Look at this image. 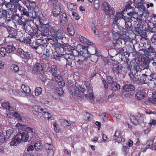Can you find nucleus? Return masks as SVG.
Masks as SVG:
<instances>
[{
  "mask_svg": "<svg viewBox=\"0 0 156 156\" xmlns=\"http://www.w3.org/2000/svg\"><path fill=\"white\" fill-rule=\"evenodd\" d=\"M40 29L42 36L44 37H49L48 38L49 40H51L57 42L58 40L64 41L66 39L62 31L51 23L43 25Z\"/></svg>",
  "mask_w": 156,
  "mask_h": 156,
  "instance_id": "1",
  "label": "nucleus"
},
{
  "mask_svg": "<svg viewBox=\"0 0 156 156\" xmlns=\"http://www.w3.org/2000/svg\"><path fill=\"white\" fill-rule=\"evenodd\" d=\"M23 3L25 5L28 9L33 10V17L36 15L38 16V19L40 24H42L44 21L46 20V18L43 16L42 12L39 10L38 6L36 5V2L29 0H24Z\"/></svg>",
  "mask_w": 156,
  "mask_h": 156,
  "instance_id": "2",
  "label": "nucleus"
},
{
  "mask_svg": "<svg viewBox=\"0 0 156 156\" xmlns=\"http://www.w3.org/2000/svg\"><path fill=\"white\" fill-rule=\"evenodd\" d=\"M130 63L129 66H128V64L127 63H125L130 71L129 74V76L134 81H140L141 70H140L139 65L136 62H130Z\"/></svg>",
  "mask_w": 156,
  "mask_h": 156,
  "instance_id": "3",
  "label": "nucleus"
},
{
  "mask_svg": "<svg viewBox=\"0 0 156 156\" xmlns=\"http://www.w3.org/2000/svg\"><path fill=\"white\" fill-rule=\"evenodd\" d=\"M80 56L88 58H97V50L96 48L93 46H84L83 47L81 50H80Z\"/></svg>",
  "mask_w": 156,
  "mask_h": 156,
  "instance_id": "4",
  "label": "nucleus"
},
{
  "mask_svg": "<svg viewBox=\"0 0 156 156\" xmlns=\"http://www.w3.org/2000/svg\"><path fill=\"white\" fill-rule=\"evenodd\" d=\"M16 126L19 127L18 129L19 131V133L22 135V137L24 139L23 140L24 142H26L28 140L30 133H33L32 129L29 127H23L25 126V125L19 123L16 124Z\"/></svg>",
  "mask_w": 156,
  "mask_h": 156,
  "instance_id": "5",
  "label": "nucleus"
},
{
  "mask_svg": "<svg viewBox=\"0 0 156 156\" xmlns=\"http://www.w3.org/2000/svg\"><path fill=\"white\" fill-rule=\"evenodd\" d=\"M85 86L83 87H85L86 89V92L84 93L86 98L89 97L90 101L92 103L94 99V95L93 94V90L92 88L90 87V83L88 81H86L84 84Z\"/></svg>",
  "mask_w": 156,
  "mask_h": 156,
  "instance_id": "6",
  "label": "nucleus"
},
{
  "mask_svg": "<svg viewBox=\"0 0 156 156\" xmlns=\"http://www.w3.org/2000/svg\"><path fill=\"white\" fill-rule=\"evenodd\" d=\"M73 48L72 49V47L70 46L69 45L68 47H66L64 49V51L66 52V54H62L60 56L58 57V59L59 61H61L60 59H62L63 58L66 59V60L67 62L66 65V66L67 67V65L71 66L72 62L71 60H70L69 58H67L65 57V55H70L72 54V51Z\"/></svg>",
  "mask_w": 156,
  "mask_h": 156,
  "instance_id": "7",
  "label": "nucleus"
},
{
  "mask_svg": "<svg viewBox=\"0 0 156 156\" xmlns=\"http://www.w3.org/2000/svg\"><path fill=\"white\" fill-rule=\"evenodd\" d=\"M126 42L124 38H119L118 39H115L112 41L113 45L116 48H118L119 51H122L124 48V46Z\"/></svg>",
  "mask_w": 156,
  "mask_h": 156,
  "instance_id": "8",
  "label": "nucleus"
},
{
  "mask_svg": "<svg viewBox=\"0 0 156 156\" xmlns=\"http://www.w3.org/2000/svg\"><path fill=\"white\" fill-rule=\"evenodd\" d=\"M147 91L145 89H141L138 90L135 94L136 98L138 100H141L146 97Z\"/></svg>",
  "mask_w": 156,
  "mask_h": 156,
  "instance_id": "9",
  "label": "nucleus"
},
{
  "mask_svg": "<svg viewBox=\"0 0 156 156\" xmlns=\"http://www.w3.org/2000/svg\"><path fill=\"white\" fill-rule=\"evenodd\" d=\"M24 139L22 137V135L19 133L14 138L12 139V141L10 143V145L11 146H16L21 141L24 142Z\"/></svg>",
  "mask_w": 156,
  "mask_h": 156,
  "instance_id": "10",
  "label": "nucleus"
},
{
  "mask_svg": "<svg viewBox=\"0 0 156 156\" xmlns=\"http://www.w3.org/2000/svg\"><path fill=\"white\" fill-rule=\"evenodd\" d=\"M127 15L129 16V17H128L129 18V19L131 20V22L134 21L137 23V22H138V24H139V20L140 21L141 20V19H139L138 18L137 13L133 11L128 12Z\"/></svg>",
  "mask_w": 156,
  "mask_h": 156,
  "instance_id": "11",
  "label": "nucleus"
},
{
  "mask_svg": "<svg viewBox=\"0 0 156 156\" xmlns=\"http://www.w3.org/2000/svg\"><path fill=\"white\" fill-rule=\"evenodd\" d=\"M32 21L29 19H25L24 17L22 15H21L20 19L17 23L20 26H22V29L26 30V26L27 23Z\"/></svg>",
  "mask_w": 156,
  "mask_h": 156,
  "instance_id": "12",
  "label": "nucleus"
},
{
  "mask_svg": "<svg viewBox=\"0 0 156 156\" xmlns=\"http://www.w3.org/2000/svg\"><path fill=\"white\" fill-rule=\"evenodd\" d=\"M7 29L9 34L8 37L15 39L17 40H19V39L17 37V32L16 30L9 26L8 27Z\"/></svg>",
  "mask_w": 156,
  "mask_h": 156,
  "instance_id": "13",
  "label": "nucleus"
},
{
  "mask_svg": "<svg viewBox=\"0 0 156 156\" xmlns=\"http://www.w3.org/2000/svg\"><path fill=\"white\" fill-rule=\"evenodd\" d=\"M22 9L21 10V11L22 13L21 15H22V16H23V15H24L26 16L27 17H30V19H29L30 20V21H34V20L36 18H37L38 19V16H37V15L35 16L34 17H33L34 16L33 15V14L32 11L30 13L28 12L27 10L24 8L22 7Z\"/></svg>",
  "mask_w": 156,
  "mask_h": 156,
  "instance_id": "14",
  "label": "nucleus"
},
{
  "mask_svg": "<svg viewBox=\"0 0 156 156\" xmlns=\"http://www.w3.org/2000/svg\"><path fill=\"white\" fill-rule=\"evenodd\" d=\"M16 49V48L13 44L8 45L7 46L6 49L2 48L1 49V54L3 55H5L6 51L8 53H10L14 51Z\"/></svg>",
  "mask_w": 156,
  "mask_h": 156,
  "instance_id": "15",
  "label": "nucleus"
},
{
  "mask_svg": "<svg viewBox=\"0 0 156 156\" xmlns=\"http://www.w3.org/2000/svg\"><path fill=\"white\" fill-rule=\"evenodd\" d=\"M102 9L106 15L113 13V10L110 8L108 3L104 1L102 2Z\"/></svg>",
  "mask_w": 156,
  "mask_h": 156,
  "instance_id": "16",
  "label": "nucleus"
},
{
  "mask_svg": "<svg viewBox=\"0 0 156 156\" xmlns=\"http://www.w3.org/2000/svg\"><path fill=\"white\" fill-rule=\"evenodd\" d=\"M113 66L112 68V71L115 75H118L121 73L123 68V67L121 65L118 63L116 64H113Z\"/></svg>",
  "mask_w": 156,
  "mask_h": 156,
  "instance_id": "17",
  "label": "nucleus"
},
{
  "mask_svg": "<svg viewBox=\"0 0 156 156\" xmlns=\"http://www.w3.org/2000/svg\"><path fill=\"white\" fill-rule=\"evenodd\" d=\"M52 78L57 82L59 85L63 87L65 85V83L63 80L62 78L60 73L52 76Z\"/></svg>",
  "mask_w": 156,
  "mask_h": 156,
  "instance_id": "18",
  "label": "nucleus"
},
{
  "mask_svg": "<svg viewBox=\"0 0 156 156\" xmlns=\"http://www.w3.org/2000/svg\"><path fill=\"white\" fill-rule=\"evenodd\" d=\"M124 21L125 22V29L126 32H129L132 29L131 20H129L128 17H125Z\"/></svg>",
  "mask_w": 156,
  "mask_h": 156,
  "instance_id": "19",
  "label": "nucleus"
},
{
  "mask_svg": "<svg viewBox=\"0 0 156 156\" xmlns=\"http://www.w3.org/2000/svg\"><path fill=\"white\" fill-rule=\"evenodd\" d=\"M72 53L71 55H65V57L67 58H69L70 60L71 61L73 60L76 59L75 58L77 56H79L80 55V52L76 50V49H73Z\"/></svg>",
  "mask_w": 156,
  "mask_h": 156,
  "instance_id": "20",
  "label": "nucleus"
},
{
  "mask_svg": "<svg viewBox=\"0 0 156 156\" xmlns=\"http://www.w3.org/2000/svg\"><path fill=\"white\" fill-rule=\"evenodd\" d=\"M43 71L41 65L39 63H36L34 65L33 72L34 73L37 75L39 73Z\"/></svg>",
  "mask_w": 156,
  "mask_h": 156,
  "instance_id": "21",
  "label": "nucleus"
},
{
  "mask_svg": "<svg viewBox=\"0 0 156 156\" xmlns=\"http://www.w3.org/2000/svg\"><path fill=\"white\" fill-rule=\"evenodd\" d=\"M59 16L60 22L63 24H66L68 22L67 16L64 12H61L58 16Z\"/></svg>",
  "mask_w": 156,
  "mask_h": 156,
  "instance_id": "22",
  "label": "nucleus"
},
{
  "mask_svg": "<svg viewBox=\"0 0 156 156\" xmlns=\"http://www.w3.org/2000/svg\"><path fill=\"white\" fill-rule=\"evenodd\" d=\"M61 12V9L59 5H56L53 8V14L54 16L56 17L58 16Z\"/></svg>",
  "mask_w": 156,
  "mask_h": 156,
  "instance_id": "23",
  "label": "nucleus"
},
{
  "mask_svg": "<svg viewBox=\"0 0 156 156\" xmlns=\"http://www.w3.org/2000/svg\"><path fill=\"white\" fill-rule=\"evenodd\" d=\"M67 30L69 34L71 36H73L75 34L74 27L71 23H69L67 26Z\"/></svg>",
  "mask_w": 156,
  "mask_h": 156,
  "instance_id": "24",
  "label": "nucleus"
},
{
  "mask_svg": "<svg viewBox=\"0 0 156 156\" xmlns=\"http://www.w3.org/2000/svg\"><path fill=\"white\" fill-rule=\"evenodd\" d=\"M37 46H41L43 44H47V41L46 39H43V38L41 37V39H38L36 40L35 41Z\"/></svg>",
  "mask_w": 156,
  "mask_h": 156,
  "instance_id": "25",
  "label": "nucleus"
},
{
  "mask_svg": "<svg viewBox=\"0 0 156 156\" xmlns=\"http://www.w3.org/2000/svg\"><path fill=\"white\" fill-rule=\"evenodd\" d=\"M123 89L124 91L126 92H129L134 90V87L132 84H126L124 85Z\"/></svg>",
  "mask_w": 156,
  "mask_h": 156,
  "instance_id": "26",
  "label": "nucleus"
},
{
  "mask_svg": "<svg viewBox=\"0 0 156 156\" xmlns=\"http://www.w3.org/2000/svg\"><path fill=\"white\" fill-rule=\"evenodd\" d=\"M112 33L114 36L113 40L115 39L117 40L119 38H124V35L121 34L120 32L117 31L115 32L114 31Z\"/></svg>",
  "mask_w": 156,
  "mask_h": 156,
  "instance_id": "27",
  "label": "nucleus"
},
{
  "mask_svg": "<svg viewBox=\"0 0 156 156\" xmlns=\"http://www.w3.org/2000/svg\"><path fill=\"white\" fill-rule=\"evenodd\" d=\"M20 16H21V15L20 16L19 14L12 13L11 15L12 20L14 23L16 22L17 23L19 20L20 19Z\"/></svg>",
  "mask_w": 156,
  "mask_h": 156,
  "instance_id": "28",
  "label": "nucleus"
},
{
  "mask_svg": "<svg viewBox=\"0 0 156 156\" xmlns=\"http://www.w3.org/2000/svg\"><path fill=\"white\" fill-rule=\"evenodd\" d=\"M138 140L136 143V148L140 146H141V152H144L147 150L148 147L146 146L145 145H141L140 144V141L139 140V139L137 138Z\"/></svg>",
  "mask_w": 156,
  "mask_h": 156,
  "instance_id": "29",
  "label": "nucleus"
},
{
  "mask_svg": "<svg viewBox=\"0 0 156 156\" xmlns=\"http://www.w3.org/2000/svg\"><path fill=\"white\" fill-rule=\"evenodd\" d=\"M51 68L52 76L59 73V70L58 69L57 67L56 66L52 65Z\"/></svg>",
  "mask_w": 156,
  "mask_h": 156,
  "instance_id": "30",
  "label": "nucleus"
},
{
  "mask_svg": "<svg viewBox=\"0 0 156 156\" xmlns=\"http://www.w3.org/2000/svg\"><path fill=\"white\" fill-rule=\"evenodd\" d=\"M33 108L35 112H41L44 110H46V109L43 108L40 106L38 105H34L33 106Z\"/></svg>",
  "mask_w": 156,
  "mask_h": 156,
  "instance_id": "31",
  "label": "nucleus"
},
{
  "mask_svg": "<svg viewBox=\"0 0 156 156\" xmlns=\"http://www.w3.org/2000/svg\"><path fill=\"white\" fill-rule=\"evenodd\" d=\"M21 90L27 94H29L31 90L30 87L25 84H23L21 87Z\"/></svg>",
  "mask_w": 156,
  "mask_h": 156,
  "instance_id": "32",
  "label": "nucleus"
},
{
  "mask_svg": "<svg viewBox=\"0 0 156 156\" xmlns=\"http://www.w3.org/2000/svg\"><path fill=\"white\" fill-rule=\"evenodd\" d=\"M5 137L7 138V140L9 141L11 139V135L12 133V131L11 129H9L8 130H5Z\"/></svg>",
  "mask_w": 156,
  "mask_h": 156,
  "instance_id": "33",
  "label": "nucleus"
},
{
  "mask_svg": "<svg viewBox=\"0 0 156 156\" xmlns=\"http://www.w3.org/2000/svg\"><path fill=\"white\" fill-rule=\"evenodd\" d=\"M42 26H43V25L42 26H41V27H40L39 28V30L41 32V33H39L38 32L37 30V31H36V30H35V31H34L33 34H31L32 36L33 37H36L37 38H39L41 37H40L41 35H40V34H41V35H42V34H41V31L40 29V28H41V27ZM41 36H42V35H41Z\"/></svg>",
  "mask_w": 156,
  "mask_h": 156,
  "instance_id": "34",
  "label": "nucleus"
},
{
  "mask_svg": "<svg viewBox=\"0 0 156 156\" xmlns=\"http://www.w3.org/2000/svg\"><path fill=\"white\" fill-rule=\"evenodd\" d=\"M34 147L35 150L38 151L42 148L43 144L41 142L38 141L35 144Z\"/></svg>",
  "mask_w": 156,
  "mask_h": 156,
  "instance_id": "35",
  "label": "nucleus"
},
{
  "mask_svg": "<svg viewBox=\"0 0 156 156\" xmlns=\"http://www.w3.org/2000/svg\"><path fill=\"white\" fill-rule=\"evenodd\" d=\"M149 100L150 101L155 104L156 103V93L155 92H152V95L149 98Z\"/></svg>",
  "mask_w": 156,
  "mask_h": 156,
  "instance_id": "36",
  "label": "nucleus"
},
{
  "mask_svg": "<svg viewBox=\"0 0 156 156\" xmlns=\"http://www.w3.org/2000/svg\"><path fill=\"white\" fill-rule=\"evenodd\" d=\"M107 81L108 83L112 85L113 84L116 83V82L115 81L113 77L111 76H108L107 77Z\"/></svg>",
  "mask_w": 156,
  "mask_h": 156,
  "instance_id": "37",
  "label": "nucleus"
},
{
  "mask_svg": "<svg viewBox=\"0 0 156 156\" xmlns=\"http://www.w3.org/2000/svg\"><path fill=\"white\" fill-rule=\"evenodd\" d=\"M60 122L62 125L64 127H67L71 125L70 122L65 119H62L60 120Z\"/></svg>",
  "mask_w": 156,
  "mask_h": 156,
  "instance_id": "38",
  "label": "nucleus"
},
{
  "mask_svg": "<svg viewBox=\"0 0 156 156\" xmlns=\"http://www.w3.org/2000/svg\"><path fill=\"white\" fill-rule=\"evenodd\" d=\"M79 39L81 43L88 44H89V41L84 37L80 36H79Z\"/></svg>",
  "mask_w": 156,
  "mask_h": 156,
  "instance_id": "39",
  "label": "nucleus"
},
{
  "mask_svg": "<svg viewBox=\"0 0 156 156\" xmlns=\"http://www.w3.org/2000/svg\"><path fill=\"white\" fill-rule=\"evenodd\" d=\"M131 120L133 123L135 125H137L139 124L138 119L134 116H131L130 118Z\"/></svg>",
  "mask_w": 156,
  "mask_h": 156,
  "instance_id": "40",
  "label": "nucleus"
},
{
  "mask_svg": "<svg viewBox=\"0 0 156 156\" xmlns=\"http://www.w3.org/2000/svg\"><path fill=\"white\" fill-rule=\"evenodd\" d=\"M5 137V132L2 133H0V141L2 142H5L8 141L7 138Z\"/></svg>",
  "mask_w": 156,
  "mask_h": 156,
  "instance_id": "41",
  "label": "nucleus"
},
{
  "mask_svg": "<svg viewBox=\"0 0 156 156\" xmlns=\"http://www.w3.org/2000/svg\"><path fill=\"white\" fill-rule=\"evenodd\" d=\"M75 86L82 93H85L86 92L85 87H83L82 85L79 84L78 83H75Z\"/></svg>",
  "mask_w": 156,
  "mask_h": 156,
  "instance_id": "42",
  "label": "nucleus"
},
{
  "mask_svg": "<svg viewBox=\"0 0 156 156\" xmlns=\"http://www.w3.org/2000/svg\"><path fill=\"white\" fill-rule=\"evenodd\" d=\"M7 13V12L5 10L0 11V19L4 21Z\"/></svg>",
  "mask_w": 156,
  "mask_h": 156,
  "instance_id": "43",
  "label": "nucleus"
},
{
  "mask_svg": "<svg viewBox=\"0 0 156 156\" xmlns=\"http://www.w3.org/2000/svg\"><path fill=\"white\" fill-rule=\"evenodd\" d=\"M115 17H116V18L118 19L119 20L123 19L124 20L125 17H127V16H124L123 13H120L119 12H117L116 13Z\"/></svg>",
  "mask_w": 156,
  "mask_h": 156,
  "instance_id": "44",
  "label": "nucleus"
},
{
  "mask_svg": "<svg viewBox=\"0 0 156 156\" xmlns=\"http://www.w3.org/2000/svg\"><path fill=\"white\" fill-rule=\"evenodd\" d=\"M89 58H88L85 57L83 59H76L75 60L78 62V64L80 65L83 64L85 62H86Z\"/></svg>",
  "mask_w": 156,
  "mask_h": 156,
  "instance_id": "45",
  "label": "nucleus"
},
{
  "mask_svg": "<svg viewBox=\"0 0 156 156\" xmlns=\"http://www.w3.org/2000/svg\"><path fill=\"white\" fill-rule=\"evenodd\" d=\"M46 110H44V111H43L44 112L43 114V116L45 119H49L51 117V115L50 113L46 112Z\"/></svg>",
  "mask_w": 156,
  "mask_h": 156,
  "instance_id": "46",
  "label": "nucleus"
},
{
  "mask_svg": "<svg viewBox=\"0 0 156 156\" xmlns=\"http://www.w3.org/2000/svg\"><path fill=\"white\" fill-rule=\"evenodd\" d=\"M47 44H43L40 46H37V47L36 48V50H39L40 52H42L43 50H44L45 48L46 47Z\"/></svg>",
  "mask_w": 156,
  "mask_h": 156,
  "instance_id": "47",
  "label": "nucleus"
},
{
  "mask_svg": "<svg viewBox=\"0 0 156 156\" xmlns=\"http://www.w3.org/2000/svg\"><path fill=\"white\" fill-rule=\"evenodd\" d=\"M112 90L114 91H116L119 90L120 89V86L119 84L116 83L113 84L112 85Z\"/></svg>",
  "mask_w": 156,
  "mask_h": 156,
  "instance_id": "48",
  "label": "nucleus"
},
{
  "mask_svg": "<svg viewBox=\"0 0 156 156\" xmlns=\"http://www.w3.org/2000/svg\"><path fill=\"white\" fill-rule=\"evenodd\" d=\"M37 75H38L39 77L42 81H44L45 80V75L44 72L43 70L39 73Z\"/></svg>",
  "mask_w": 156,
  "mask_h": 156,
  "instance_id": "49",
  "label": "nucleus"
},
{
  "mask_svg": "<svg viewBox=\"0 0 156 156\" xmlns=\"http://www.w3.org/2000/svg\"><path fill=\"white\" fill-rule=\"evenodd\" d=\"M12 71L14 73L18 72L19 70V67L16 65L12 64L10 66Z\"/></svg>",
  "mask_w": 156,
  "mask_h": 156,
  "instance_id": "50",
  "label": "nucleus"
},
{
  "mask_svg": "<svg viewBox=\"0 0 156 156\" xmlns=\"http://www.w3.org/2000/svg\"><path fill=\"white\" fill-rule=\"evenodd\" d=\"M18 0H10V3L12 5H18L20 7V9H21V6H20V4L19 3Z\"/></svg>",
  "mask_w": 156,
  "mask_h": 156,
  "instance_id": "51",
  "label": "nucleus"
},
{
  "mask_svg": "<svg viewBox=\"0 0 156 156\" xmlns=\"http://www.w3.org/2000/svg\"><path fill=\"white\" fill-rule=\"evenodd\" d=\"M132 4V3L130 4V3H129L128 2L126 3L125 9H126L127 11H128V10H129L130 9H132L133 10H134L135 7L134 6H131V4Z\"/></svg>",
  "mask_w": 156,
  "mask_h": 156,
  "instance_id": "52",
  "label": "nucleus"
},
{
  "mask_svg": "<svg viewBox=\"0 0 156 156\" xmlns=\"http://www.w3.org/2000/svg\"><path fill=\"white\" fill-rule=\"evenodd\" d=\"M120 132L119 131H117L115 133L114 136V139L115 140H116L118 141V140L119 139H120Z\"/></svg>",
  "mask_w": 156,
  "mask_h": 156,
  "instance_id": "53",
  "label": "nucleus"
},
{
  "mask_svg": "<svg viewBox=\"0 0 156 156\" xmlns=\"http://www.w3.org/2000/svg\"><path fill=\"white\" fill-rule=\"evenodd\" d=\"M42 91L41 88L40 87H38L36 88L35 90V95L36 96H39L41 94Z\"/></svg>",
  "mask_w": 156,
  "mask_h": 156,
  "instance_id": "54",
  "label": "nucleus"
},
{
  "mask_svg": "<svg viewBox=\"0 0 156 156\" xmlns=\"http://www.w3.org/2000/svg\"><path fill=\"white\" fill-rule=\"evenodd\" d=\"M83 46H82L80 44H77L76 46L74 45L73 46L72 48L80 52V50H81L83 47Z\"/></svg>",
  "mask_w": 156,
  "mask_h": 156,
  "instance_id": "55",
  "label": "nucleus"
},
{
  "mask_svg": "<svg viewBox=\"0 0 156 156\" xmlns=\"http://www.w3.org/2000/svg\"><path fill=\"white\" fill-rule=\"evenodd\" d=\"M24 59H29L30 58L29 52L28 51H24L22 56Z\"/></svg>",
  "mask_w": 156,
  "mask_h": 156,
  "instance_id": "56",
  "label": "nucleus"
},
{
  "mask_svg": "<svg viewBox=\"0 0 156 156\" xmlns=\"http://www.w3.org/2000/svg\"><path fill=\"white\" fill-rule=\"evenodd\" d=\"M2 105L3 108L9 110L11 108V107L9 105V104L8 102H4L2 103Z\"/></svg>",
  "mask_w": 156,
  "mask_h": 156,
  "instance_id": "57",
  "label": "nucleus"
},
{
  "mask_svg": "<svg viewBox=\"0 0 156 156\" xmlns=\"http://www.w3.org/2000/svg\"><path fill=\"white\" fill-rule=\"evenodd\" d=\"M5 18L4 21H5V22L7 23H8L10 22L11 20H12L11 18V16H10L9 13H8L6 15V17Z\"/></svg>",
  "mask_w": 156,
  "mask_h": 156,
  "instance_id": "58",
  "label": "nucleus"
},
{
  "mask_svg": "<svg viewBox=\"0 0 156 156\" xmlns=\"http://www.w3.org/2000/svg\"><path fill=\"white\" fill-rule=\"evenodd\" d=\"M142 76L143 77L142 79L143 81L141 82V84L146 83V79L149 78V76L147 75L146 74H142Z\"/></svg>",
  "mask_w": 156,
  "mask_h": 156,
  "instance_id": "59",
  "label": "nucleus"
},
{
  "mask_svg": "<svg viewBox=\"0 0 156 156\" xmlns=\"http://www.w3.org/2000/svg\"><path fill=\"white\" fill-rule=\"evenodd\" d=\"M32 41V40L30 39V37H24L23 38V40L22 42L26 44H30V42Z\"/></svg>",
  "mask_w": 156,
  "mask_h": 156,
  "instance_id": "60",
  "label": "nucleus"
},
{
  "mask_svg": "<svg viewBox=\"0 0 156 156\" xmlns=\"http://www.w3.org/2000/svg\"><path fill=\"white\" fill-rule=\"evenodd\" d=\"M143 51L144 53V55L146 57L149 58L151 56V55L149 52L147 48V49H143Z\"/></svg>",
  "mask_w": 156,
  "mask_h": 156,
  "instance_id": "61",
  "label": "nucleus"
},
{
  "mask_svg": "<svg viewBox=\"0 0 156 156\" xmlns=\"http://www.w3.org/2000/svg\"><path fill=\"white\" fill-rule=\"evenodd\" d=\"M68 8L69 9L71 10H74L77 8L76 4L74 3H70L68 5Z\"/></svg>",
  "mask_w": 156,
  "mask_h": 156,
  "instance_id": "62",
  "label": "nucleus"
},
{
  "mask_svg": "<svg viewBox=\"0 0 156 156\" xmlns=\"http://www.w3.org/2000/svg\"><path fill=\"white\" fill-rule=\"evenodd\" d=\"M24 51L21 48H18L16 51V54L17 55L22 57L23 55Z\"/></svg>",
  "mask_w": 156,
  "mask_h": 156,
  "instance_id": "63",
  "label": "nucleus"
},
{
  "mask_svg": "<svg viewBox=\"0 0 156 156\" xmlns=\"http://www.w3.org/2000/svg\"><path fill=\"white\" fill-rule=\"evenodd\" d=\"M17 93H18V94L22 97H25L27 95V94L25 93L23 90H17Z\"/></svg>",
  "mask_w": 156,
  "mask_h": 156,
  "instance_id": "64",
  "label": "nucleus"
}]
</instances>
